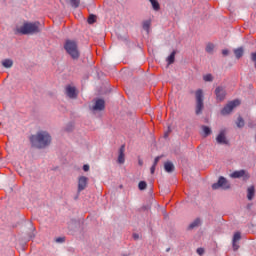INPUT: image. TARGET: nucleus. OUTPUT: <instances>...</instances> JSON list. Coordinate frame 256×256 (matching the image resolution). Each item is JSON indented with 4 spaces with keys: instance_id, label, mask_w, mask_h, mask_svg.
Masks as SVG:
<instances>
[{
    "instance_id": "f257e3e1",
    "label": "nucleus",
    "mask_w": 256,
    "mask_h": 256,
    "mask_svg": "<svg viewBox=\"0 0 256 256\" xmlns=\"http://www.w3.org/2000/svg\"><path fill=\"white\" fill-rule=\"evenodd\" d=\"M30 143L36 149H45L51 145V134L47 131H38L36 134L30 136Z\"/></svg>"
},
{
    "instance_id": "f03ea898",
    "label": "nucleus",
    "mask_w": 256,
    "mask_h": 256,
    "mask_svg": "<svg viewBox=\"0 0 256 256\" xmlns=\"http://www.w3.org/2000/svg\"><path fill=\"white\" fill-rule=\"evenodd\" d=\"M41 31V22H25L19 29L21 35H37Z\"/></svg>"
},
{
    "instance_id": "7ed1b4c3",
    "label": "nucleus",
    "mask_w": 256,
    "mask_h": 256,
    "mask_svg": "<svg viewBox=\"0 0 256 256\" xmlns=\"http://www.w3.org/2000/svg\"><path fill=\"white\" fill-rule=\"evenodd\" d=\"M64 49L74 61H77L79 57H81V53L79 52V46L74 40H66L64 44Z\"/></svg>"
},
{
    "instance_id": "20e7f679",
    "label": "nucleus",
    "mask_w": 256,
    "mask_h": 256,
    "mask_svg": "<svg viewBox=\"0 0 256 256\" xmlns=\"http://www.w3.org/2000/svg\"><path fill=\"white\" fill-rule=\"evenodd\" d=\"M203 90L198 89L195 91V99H196V108L195 113L196 115H201L203 113V109H205V104L203 102Z\"/></svg>"
},
{
    "instance_id": "39448f33",
    "label": "nucleus",
    "mask_w": 256,
    "mask_h": 256,
    "mask_svg": "<svg viewBox=\"0 0 256 256\" xmlns=\"http://www.w3.org/2000/svg\"><path fill=\"white\" fill-rule=\"evenodd\" d=\"M239 105H241V101H239V100L230 101L221 110V115H229V113H231L233 111V109H235V107H239Z\"/></svg>"
},
{
    "instance_id": "423d86ee",
    "label": "nucleus",
    "mask_w": 256,
    "mask_h": 256,
    "mask_svg": "<svg viewBox=\"0 0 256 256\" xmlns=\"http://www.w3.org/2000/svg\"><path fill=\"white\" fill-rule=\"evenodd\" d=\"M214 94L216 96L217 103H221L225 101V98L227 97V90H225V87L218 86L216 87Z\"/></svg>"
},
{
    "instance_id": "0eeeda50",
    "label": "nucleus",
    "mask_w": 256,
    "mask_h": 256,
    "mask_svg": "<svg viewBox=\"0 0 256 256\" xmlns=\"http://www.w3.org/2000/svg\"><path fill=\"white\" fill-rule=\"evenodd\" d=\"M222 188V189H231V184H229V182L227 181V178L221 176L219 179H218V182L217 183H214L212 185V189L214 190H217L219 188Z\"/></svg>"
},
{
    "instance_id": "6e6552de",
    "label": "nucleus",
    "mask_w": 256,
    "mask_h": 256,
    "mask_svg": "<svg viewBox=\"0 0 256 256\" xmlns=\"http://www.w3.org/2000/svg\"><path fill=\"white\" fill-rule=\"evenodd\" d=\"M216 141L219 145H229V140H227V132H225V130H221L216 137Z\"/></svg>"
},
{
    "instance_id": "1a4fd4ad",
    "label": "nucleus",
    "mask_w": 256,
    "mask_h": 256,
    "mask_svg": "<svg viewBox=\"0 0 256 256\" xmlns=\"http://www.w3.org/2000/svg\"><path fill=\"white\" fill-rule=\"evenodd\" d=\"M89 183V178L86 176H80L78 179V193L85 191L87 189V184Z\"/></svg>"
},
{
    "instance_id": "9d476101",
    "label": "nucleus",
    "mask_w": 256,
    "mask_h": 256,
    "mask_svg": "<svg viewBox=\"0 0 256 256\" xmlns=\"http://www.w3.org/2000/svg\"><path fill=\"white\" fill-rule=\"evenodd\" d=\"M66 95L69 97V99H77L79 93L77 92V88L68 85L66 86Z\"/></svg>"
},
{
    "instance_id": "9b49d317",
    "label": "nucleus",
    "mask_w": 256,
    "mask_h": 256,
    "mask_svg": "<svg viewBox=\"0 0 256 256\" xmlns=\"http://www.w3.org/2000/svg\"><path fill=\"white\" fill-rule=\"evenodd\" d=\"M239 241H241V232H236L232 239L233 251H239Z\"/></svg>"
},
{
    "instance_id": "f8f14e48",
    "label": "nucleus",
    "mask_w": 256,
    "mask_h": 256,
    "mask_svg": "<svg viewBox=\"0 0 256 256\" xmlns=\"http://www.w3.org/2000/svg\"><path fill=\"white\" fill-rule=\"evenodd\" d=\"M92 109L93 111H105V100L97 99Z\"/></svg>"
},
{
    "instance_id": "ddd939ff",
    "label": "nucleus",
    "mask_w": 256,
    "mask_h": 256,
    "mask_svg": "<svg viewBox=\"0 0 256 256\" xmlns=\"http://www.w3.org/2000/svg\"><path fill=\"white\" fill-rule=\"evenodd\" d=\"M117 162L120 165H123L125 163V144H123L120 149H119V155H118V160Z\"/></svg>"
},
{
    "instance_id": "4468645a",
    "label": "nucleus",
    "mask_w": 256,
    "mask_h": 256,
    "mask_svg": "<svg viewBox=\"0 0 256 256\" xmlns=\"http://www.w3.org/2000/svg\"><path fill=\"white\" fill-rule=\"evenodd\" d=\"M255 198V186H250L247 189V199L248 201H253V199Z\"/></svg>"
},
{
    "instance_id": "2eb2a0df",
    "label": "nucleus",
    "mask_w": 256,
    "mask_h": 256,
    "mask_svg": "<svg viewBox=\"0 0 256 256\" xmlns=\"http://www.w3.org/2000/svg\"><path fill=\"white\" fill-rule=\"evenodd\" d=\"M164 169L166 173H173L175 171V165H173V162L167 161L164 163Z\"/></svg>"
},
{
    "instance_id": "dca6fc26",
    "label": "nucleus",
    "mask_w": 256,
    "mask_h": 256,
    "mask_svg": "<svg viewBox=\"0 0 256 256\" xmlns=\"http://www.w3.org/2000/svg\"><path fill=\"white\" fill-rule=\"evenodd\" d=\"M231 177L233 179H241V177H245V170L234 171Z\"/></svg>"
},
{
    "instance_id": "f3484780",
    "label": "nucleus",
    "mask_w": 256,
    "mask_h": 256,
    "mask_svg": "<svg viewBox=\"0 0 256 256\" xmlns=\"http://www.w3.org/2000/svg\"><path fill=\"white\" fill-rule=\"evenodd\" d=\"M175 55H177V51L173 50L172 53L167 58L168 65H173V63H175Z\"/></svg>"
},
{
    "instance_id": "a211bd4d",
    "label": "nucleus",
    "mask_w": 256,
    "mask_h": 256,
    "mask_svg": "<svg viewBox=\"0 0 256 256\" xmlns=\"http://www.w3.org/2000/svg\"><path fill=\"white\" fill-rule=\"evenodd\" d=\"M199 225H201V219L196 218L189 226L188 229H195V227H199Z\"/></svg>"
},
{
    "instance_id": "6ab92c4d",
    "label": "nucleus",
    "mask_w": 256,
    "mask_h": 256,
    "mask_svg": "<svg viewBox=\"0 0 256 256\" xmlns=\"http://www.w3.org/2000/svg\"><path fill=\"white\" fill-rule=\"evenodd\" d=\"M236 125L239 129H243V127H245V120L243 119V117L239 116L237 118Z\"/></svg>"
},
{
    "instance_id": "aec40b11",
    "label": "nucleus",
    "mask_w": 256,
    "mask_h": 256,
    "mask_svg": "<svg viewBox=\"0 0 256 256\" xmlns=\"http://www.w3.org/2000/svg\"><path fill=\"white\" fill-rule=\"evenodd\" d=\"M243 48H238L234 50V55L236 57V59H241V57H243Z\"/></svg>"
},
{
    "instance_id": "412c9836",
    "label": "nucleus",
    "mask_w": 256,
    "mask_h": 256,
    "mask_svg": "<svg viewBox=\"0 0 256 256\" xmlns=\"http://www.w3.org/2000/svg\"><path fill=\"white\" fill-rule=\"evenodd\" d=\"M3 67H5L6 69H9L10 67H13V60L11 59H5L2 62Z\"/></svg>"
},
{
    "instance_id": "4be33fe9",
    "label": "nucleus",
    "mask_w": 256,
    "mask_h": 256,
    "mask_svg": "<svg viewBox=\"0 0 256 256\" xmlns=\"http://www.w3.org/2000/svg\"><path fill=\"white\" fill-rule=\"evenodd\" d=\"M154 11H159L161 9V6L159 5V2L157 0H149Z\"/></svg>"
},
{
    "instance_id": "5701e85b",
    "label": "nucleus",
    "mask_w": 256,
    "mask_h": 256,
    "mask_svg": "<svg viewBox=\"0 0 256 256\" xmlns=\"http://www.w3.org/2000/svg\"><path fill=\"white\" fill-rule=\"evenodd\" d=\"M87 21L89 25H93V23H97V16L95 14H90Z\"/></svg>"
},
{
    "instance_id": "b1692460",
    "label": "nucleus",
    "mask_w": 256,
    "mask_h": 256,
    "mask_svg": "<svg viewBox=\"0 0 256 256\" xmlns=\"http://www.w3.org/2000/svg\"><path fill=\"white\" fill-rule=\"evenodd\" d=\"M202 130L204 131V137H209L213 133L208 126H202Z\"/></svg>"
},
{
    "instance_id": "393cba45",
    "label": "nucleus",
    "mask_w": 256,
    "mask_h": 256,
    "mask_svg": "<svg viewBox=\"0 0 256 256\" xmlns=\"http://www.w3.org/2000/svg\"><path fill=\"white\" fill-rule=\"evenodd\" d=\"M138 189L140 191H145V189H147V182L145 181H140L138 184Z\"/></svg>"
},
{
    "instance_id": "a878e982",
    "label": "nucleus",
    "mask_w": 256,
    "mask_h": 256,
    "mask_svg": "<svg viewBox=\"0 0 256 256\" xmlns=\"http://www.w3.org/2000/svg\"><path fill=\"white\" fill-rule=\"evenodd\" d=\"M70 4L74 9H77L81 5V0H70Z\"/></svg>"
},
{
    "instance_id": "bb28decb",
    "label": "nucleus",
    "mask_w": 256,
    "mask_h": 256,
    "mask_svg": "<svg viewBox=\"0 0 256 256\" xmlns=\"http://www.w3.org/2000/svg\"><path fill=\"white\" fill-rule=\"evenodd\" d=\"M150 27H151V21L146 20V21L143 22V29H144V31L149 32Z\"/></svg>"
},
{
    "instance_id": "cd10ccee",
    "label": "nucleus",
    "mask_w": 256,
    "mask_h": 256,
    "mask_svg": "<svg viewBox=\"0 0 256 256\" xmlns=\"http://www.w3.org/2000/svg\"><path fill=\"white\" fill-rule=\"evenodd\" d=\"M214 49H215V45H213L212 43H209L206 46V53H213Z\"/></svg>"
},
{
    "instance_id": "c85d7f7f",
    "label": "nucleus",
    "mask_w": 256,
    "mask_h": 256,
    "mask_svg": "<svg viewBox=\"0 0 256 256\" xmlns=\"http://www.w3.org/2000/svg\"><path fill=\"white\" fill-rule=\"evenodd\" d=\"M203 80L206 82H212L213 81V75L212 74H206L203 76Z\"/></svg>"
},
{
    "instance_id": "c756f323",
    "label": "nucleus",
    "mask_w": 256,
    "mask_h": 256,
    "mask_svg": "<svg viewBox=\"0 0 256 256\" xmlns=\"http://www.w3.org/2000/svg\"><path fill=\"white\" fill-rule=\"evenodd\" d=\"M161 157H162V156H157V157L154 159V163H153L154 167H157V164L159 163V161H161Z\"/></svg>"
},
{
    "instance_id": "7c9ffc66",
    "label": "nucleus",
    "mask_w": 256,
    "mask_h": 256,
    "mask_svg": "<svg viewBox=\"0 0 256 256\" xmlns=\"http://www.w3.org/2000/svg\"><path fill=\"white\" fill-rule=\"evenodd\" d=\"M64 241H65V237H58L56 239V243H64Z\"/></svg>"
},
{
    "instance_id": "2f4dec72",
    "label": "nucleus",
    "mask_w": 256,
    "mask_h": 256,
    "mask_svg": "<svg viewBox=\"0 0 256 256\" xmlns=\"http://www.w3.org/2000/svg\"><path fill=\"white\" fill-rule=\"evenodd\" d=\"M197 253L198 255H203V253H205V250L203 248H198Z\"/></svg>"
},
{
    "instance_id": "473e14b6",
    "label": "nucleus",
    "mask_w": 256,
    "mask_h": 256,
    "mask_svg": "<svg viewBox=\"0 0 256 256\" xmlns=\"http://www.w3.org/2000/svg\"><path fill=\"white\" fill-rule=\"evenodd\" d=\"M222 55L224 57H227V55H229V50H227V49L222 50Z\"/></svg>"
},
{
    "instance_id": "72a5a7b5",
    "label": "nucleus",
    "mask_w": 256,
    "mask_h": 256,
    "mask_svg": "<svg viewBox=\"0 0 256 256\" xmlns=\"http://www.w3.org/2000/svg\"><path fill=\"white\" fill-rule=\"evenodd\" d=\"M157 166H155L154 164L152 165V167L150 168V173H151V175H153L154 173H155V168H156Z\"/></svg>"
},
{
    "instance_id": "f704fd0d",
    "label": "nucleus",
    "mask_w": 256,
    "mask_h": 256,
    "mask_svg": "<svg viewBox=\"0 0 256 256\" xmlns=\"http://www.w3.org/2000/svg\"><path fill=\"white\" fill-rule=\"evenodd\" d=\"M83 171H85V172L89 171V165L88 164H85L83 166Z\"/></svg>"
},
{
    "instance_id": "c9c22d12",
    "label": "nucleus",
    "mask_w": 256,
    "mask_h": 256,
    "mask_svg": "<svg viewBox=\"0 0 256 256\" xmlns=\"http://www.w3.org/2000/svg\"><path fill=\"white\" fill-rule=\"evenodd\" d=\"M133 239H135V241H137V239H139V234L134 233V234H133Z\"/></svg>"
},
{
    "instance_id": "e433bc0d",
    "label": "nucleus",
    "mask_w": 256,
    "mask_h": 256,
    "mask_svg": "<svg viewBox=\"0 0 256 256\" xmlns=\"http://www.w3.org/2000/svg\"><path fill=\"white\" fill-rule=\"evenodd\" d=\"M164 137H165V138L169 137V132H166V133L164 134Z\"/></svg>"
}]
</instances>
